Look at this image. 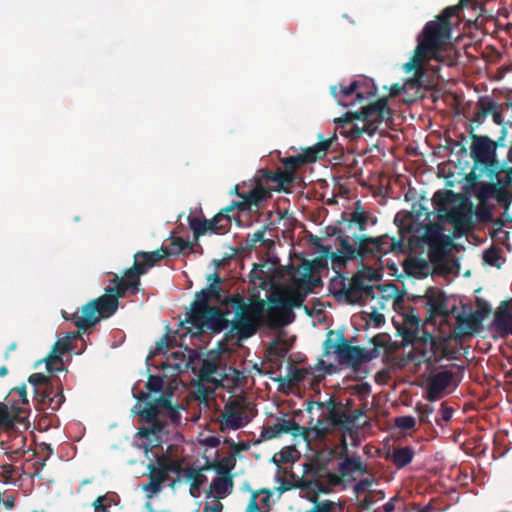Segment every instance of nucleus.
<instances>
[{"label": "nucleus", "instance_id": "obj_1", "mask_svg": "<svg viewBox=\"0 0 512 512\" xmlns=\"http://www.w3.org/2000/svg\"><path fill=\"white\" fill-rule=\"evenodd\" d=\"M165 255H167L165 250L135 253L133 265L121 275L109 272L108 275L112 278L105 288V293L83 305L80 311L72 314L70 320L79 331H87L101 319L110 318L119 307V299L127 295H136L140 290L141 276L161 261Z\"/></svg>", "mask_w": 512, "mask_h": 512}, {"label": "nucleus", "instance_id": "obj_2", "mask_svg": "<svg viewBox=\"0 0 512 512\" xmlns=\"http://www.w3.org/2000/svg\"><path fill=\"white\" fill-rule=\"evenodd\" d=\"M459 6L446 7L435 20L428 21L421 34L411 59L403 65L406 73H423L422 63L428 56L434 55L450 38L452 23L450 19L458 15Z\"/></svg>", "mask_w": 512, "mask_h": 512}, {"label": "nucleus", "instance_id": "obj_3", "mask_svg": "<svg viewBox=\"0 0 512 512\" xmlns=\"http://www.w3.org/2000/svg\"><path fill=\"white\" fill-rule=\"evenodd\" d=\"M312 272L311 263L305 262L301 276H293L291 285L274 290L269 295L270 310H280L281 325L290 324L295 317L292 309L301 307L307 295L312 293L315 287L322 285V280L313 277Z\"/></svg>", "mask_w": 512, "mask_h": 512}, {"label": "nucleus", "instance_id": "obj_4", "mask_svg": "<svg viewBox=\"0 0 512 512\" xmlns=\"http://www.w3.org/2000/svg\"><path fill=\"white\" fill-rule=\"evenodd\" d=\"M391 116L388 99L383 97L375 102L362 105L361 111L346 112L342 117L335 119V123L339 125L341 134L351 140H357L364 133L373 136L378 131L379 125L390 119Z\"/></svg>", "mask_w": 512, "mask_h": 512}, {"label": "nucleus", "instance_id": "obj_5", "mask_svg": "<svg viewBox=\"0 0 512 512\" xmlns=\"http://www.w3.org/2000/svg\"><path fill=\"white\" fill-rule=\"evenodd\" d=\"M456 325L446 335L435 336L423 331L421 341L426 349L431 353L429 359L435 361L441 358L449 357L452 351L449 348L452 339H462L465 336H471L476 333L482 322V316L478 312L466 314L464 311L455 316Z\"/></svg>", "mask_w": 512, "mask_h": 512}, {"label": "nucleus", "instance_id": "obj_6", "mask_svg": "<svg viewBox=\"0 0 512 512\" xmlns=\"http://www.w3.org/2000/svg\"><path fill=\"white\" fill-rule=\"evenodd\" d=\"M280 310H270L269 300L265 301L259 295H253L248 304L235 315L232 321V330L240 339H248L259 330L260 327L275 320V314Z\"/></svg>", "mask_w": 512, "mask_h": 512}, {"label": "nucleus", "instance_id": "obj_7", "mask_svg": "<svg viewBox=\"0 0 512 512\" xmlns=\"http://www.w3.org/2000/svg\"><path fill=\"white\" fill-rule=\"evenodd\" d=\"M323 346L325 356L333 352L338 356L340 363L347 364L354 369L379 356L377 349L366 351L360 346L351 345L340 331L330 330Z\"/></svg>", "mask_w": 512, "mask_h": 512}, {"label": "nucleus", "instance_id": "obj_8", "mask_svg": "<svg viewBox=\"0 0 512 512\" xmlns=\"http://www.w3.org/2000/svg\"><path fill=\"white\" fill-rule=\"evenodd\" d=\"M332 143V138L322 139L315 145L303 149L302 154L281 158L280 162L283 165V168H281V172L284 175V177H286L287 182L290 185H292L295 182V173L300 167L310 163H314L317 160L325 157Z\"/></svg>", "mask_w": 512, "mask_h": 512}, {"label": "nucleus", "instance_id": "obj_9", "mask_svg": "<svg viewBox=\"0 0 512 512\" xmlns=\"http://www.w3.org/2000/svg\"><path fill=\"white\" fill-rule=\"evenodd\" d=\"M331 286L335 289L337 288L334 294L343 296L349 304L359 302L364 294L368 297H373L374 293L373 286L366 283V276L360 271L355 273L351 279L339 275V278L331 280Z\"/></svg>", "mask_w": 512, "mask_h": 512}, {"label": "nucleus", "instance_id": "obj_10", "mask_svg": "<svg viewBox=\"0 0 512 512\" xmlns=\"http://www.w3.org/2000/svg\"><path fill=\"white\" fill-rule=\"evenodd\" d=\"M470 137L472 139L470 150L474 161V169L478 166L489 171L496 169V143L488 136L476 135L473 128L470 131Z\"/></svg>", "mask_w": 512, "mask_h": 512}, {"label": "nucleus", "instance_id": "obj_11", "mask_svg": "<svg viewBox=\"0 0 512 512\" xmlns=\"http://www.w3.org/2000/svg\"><path fill=\"white\" fill-rule=\"evenodd\" d=\"M356 421V416H350L343 407H336L335 409L328 411L325 419L317 421L314 431L317 436L324 437L332 431L336 426L346 427Z\"/></svg>", "mask_w": 512, "mask_h": 512}, {"label": "nucleus", "instance_id": "obj_12", "mask_svg": "<svg viewBox=\"0 0 512 512\" xmlns=\"http://www.w3.org/2000/svg\"><path fill=\"white\" fill-rule=\"evenodd\" d=\"M250 421L244 415V407L238 400H231L224 406V412L221 414L220 430H238Z\"/></svg>", "mask_w": 512, "mask_h": 512}, {"label": "nucleus", "instance_id": "obj_13", "mask_svg": "<svg viewBox=\"0 0 512 512\" xmlns=\"http://www.w3.org/2000/svg\"><path fill=\"white\" fill-rule=\"evenodd\" d=\"M423 299L425 300V306L428 307L427 322L432 321L437 316L443 317L445 321L450 317V311L447 309V298L441 290L433 287L428 288ZM455 310L456 308H453L451 313Z\"/></svg>", "mask_w": 512, "mask_h": 512}, {"label": "nucleus", "instance_id": "obj_14", "mask_svg": "<svg viewBox=\"0 0 512 512\" xmlns=\"http://www.w3.org/2000/svg\"><path fill=\"white\" fill-rule=\"evenodd\" d=\"M211 309L212 306H209L207 302L195 297V300L191 303L188 317L184 321V323L187 324L186 329L188 332L194 335L204 333L205 322L207 321Z\"/></svg>", "mask_w": 512, "mask_h": 512}, {"label": "nucleus", "instance_id": "obj_15", "mask_svg": "<svg viewBox=\"0 0 512 512\" xmlns=\"http://www.w3.org/2000/svg\"><path fill=\"white\" fill-rule=\"evenodd\" d=\"M60 379L58 377L52 378L44 385L42 389L35 393V399L39 404L47 405L53 411L58 410L63 404L65 398L63 389L59 385Z\"/></svg>", "mask_w": 512, "mask_h": 512}, {"label": "nucleus", "instance_id": "obj_16", "mask_svg": "<svg viewBox=\"0 0 512 512\" xmlns=\"http://www.w3.org/2000/svg\"><path fill=\"white\" fill-rule=\"evenodd\" d=\"M253 181L261 184V186H265V188L269 189V193L271 191L289 192V187L291 186L282 174L281 167H277L275 171L261 168L256 172Z\"/></svg>", "mask_w": 512, "mask_h": 512}, {"label": "nucleus", "instance_id": "obj_17", "mask_svg": "<svg viewBox=\"0 0 512 512\" xmlns=\"http://www.w3.org/2000/svg\"><path fill=\"white\" fill-rule=\"evenodd\" d=\"M339 249L331 254V260L339 265L359 258V245L355 244L353 235L344 234L340 229L337 233Z\"/></svg>", "mask_w": 512, "mask_h": 512}, {"label": "nucleus", "instance_id": "obj_18", "mask_svg": "<svg viewBox=\"0 0 512 512\" xmlns=\"http://www.w3.org/2000/svg\"><path fill=\"white\" fill-rule=\"evenodd\" d=\"M452 377V372L447 370L430 376L424 398L430 402H435L443 398L452 381Z\"/></svg>", "mask_w": 512, "mask_h": 512}, {"label": "nucleus", "instance_id": "obj_19", "mask_svg": "<svg viewBox=\"0 0 512 512\" xmlns=\"http://www.w3.org/2000/svg\"><path fill=\"white\" fill-rule=\"evenodd\" d=\"M339 447L335 448L332 453L339 456L338 452ZM340 456H345L344 460L339 464L338 471L343 477H347L352 475L354 472H359L364 474L366 472V468L363 466L361 458L359 456L349 457L348 454V444L344 436L341 437V445H340Z\"/></svg>", "mask_w": 512, "mask_h": 512}, {"label": "nucleus", "instance_id": "obj_20", "mask_svg": "<svg viewBox=\"0 0 512 512\" xmlns=\"http://www.w3.org/2000/svg\"><path fill=\"white\" fill-rule=\"evenodd\" d=\"M250 190L245 191L244 195H240L241 204L245 211H251L252 208H259L263 203L271 198L269 189L265 186H261L259 183H255L251 180Z\"/></svg>", "mask_w": 512, "mask_h": 512}, {"label": "nucleus", "instance_id": "obj_21", "mask_svg": "<svg viewBox=\"0 0 512 512\" xmlns=\"http://www.w3.org/2000/svg\"><path fill=\"white\" fill-rule=\"evenodd\" d=\"M172 392H166L153 401L146 402V406L136 412L141 421H153L159 414L164 413L172 405Z\"/></svg>", "mask_w": 512, "mask_h": 512}, {"label": "nucleus", "instance_id": "obj_22", "mask_svg": "<svg viewBox=\"0 0 512 512\" xmlns=\"http://www.w3.org/2000/svg\"><path fill=\"white\" fill-rule=\"evenodd\" d=\"M361 85H363V82L354 81L347 86L342 84L332 85L330 93L339 105L343 107L353 106L357 103V89Z\"/></svg>", "mask_w": 512, "mask_h": 512}, {"label": "nucleus", "instance_id": "obj_23", "mask_svg": "<svg viewBox=\"0 0 512 512\" xmlns=\"http://www.w3.org/2000/svg\"><path fill=\"white\" fill-rule=\"evenodd\" d=\"M222 462H225V465H219L217 472L219 474H223V476L214 478L210 485L211 491L219 497H225L233 486V480L229 474L233 465H228V459H223Z\"/></svg>", "mask_w": 512, "mask_h": 512}, {"label": "nucleus", "instance_id": "obj_24", "mask_svg": "<svg viewBox=\"0 0 512 512\" xmlns=\"http://www.w3.org/2000/svg\"><path fill=\"white\" fill-rule=\"evenodd\" d=\"M492 325L502 337L512 334V311L508 302H501L494 314Z\"/></svg>", "mask_w": 512, "mask_h": 512}, {"label": "nucleus", "instance_id": "obj_25", "mask_svg": "<svg viewBox=\"0 0 512 512\" xmlns=\"http://www.w3.org/2000/svg\"><path fill=\"white\" fill-rule=\"evenodd\" d=\"M206 279H207V281L210 282V284L206 288L197 292L195 297L202 301H205L207 303L209 300H215L219 303H222L223 298H224L221 295V292H222L221 284L223 281L222 278L220 277L219 274L213 273V274H209Z\"/></svg>", "mask_w": 512, "mask_h": 512}, {"label": "nucleus", "instance_id": "obj_26", "mask_svg": "<svg viewBox=\"0 0 512 512\" xmlns=\"http://www.w3.org/2000/svg\"><path fill=\"white\" fill-rule=\"evenodd\" d=\"M355 244L359 245V258H366L369 256H376L380 254L381 239L376 237H369L367 235L353 234Z\"/></svg>", "mask_w": 512, "mask_h": 512}, {"label": "nucleus", "instance_id": "obj_27", "mask_svg": "<svg viewBox=\"0 0 512 512\" xmlns=\"http://www.w3.org/2000/svg\"><path fill=\"white\" fill-rule=\"evenodd\" d=\"M448 245H450V240L443 235L431 240L428 248V258L432 264L439 265L444 262L448 253Z\"/></svg>", "mask_w": 512, "mask_h": 512}, {"label": "nucleus", "instance_id": "obj_28", "mask_svg": "<svg viewBox=\"0 0 512 512\" xmlns=\"http://www.w3.org/2000/svg\"><path fill=\"white\" fill-rule=\"evenodd\" d=\"M143 423L150 424L151 426L143 427L139 431V435L146 438L154 446H158L162 441V433L165 431L166 423L155 417L153 421H142Z\"/></svg>", "mask_w": 512, "mask_h": 512}, {"label": "nucleus", "instance_id": "obj_29", "mask_svg": "<svg viewBox=\"0 0 512 512\" xmlns=\"http://www.w3.org/2000/svg\"><path fill=\"white\" fill-rule=\"evenodd\" d=\"M501 106L494 102L489 97H480L476 103V112L473 116V122L478 125L482 124L483 120L488 116L492 115L493 112L498 110Z\"/></svg>", "mask_w": 512, "mask_h": 512}, {"label": "nucleus", "instance_id": "obj_30", "mask_svg": "<svg viewBox=\"0 0 512 512\" xmlns=\"http://www.w3.org/2000/svg\"><path fill=\"white\" fill-rule=\"evenodd\" d=\"M183 477L186 481L190 482V494L193 497H198L200 488L207 481V477L201 470L188 467L183 471Z\"/></svg>", "mask_w": 512, "mask_h": 512}, {"label": "nucleus", "instance_id": "obj_31", "mask_svg": "<svg viewBox=\"0 0 512 512\" xmlns=\"http://www.w3.org/2000/svg\"><path fill=\"white\" fill-rule=\"evenodd\" d=\"M229 321L218 307H212L208 314L207 321L205 322V332L211 330L212 332H221L228 327Z\"/></svg>", "mask_w": 512, "mask_h": 512}, {"label": "nucleus", "instance_id": "obj_32", "mask_svg": "<svg viewBox=\"0 0 512 512\" xmlns=\"http://www.w3.org/2000/svg\"><path fill=\"white\" fill-rule=\"evenodd\" d=\"M421 319L419 316L408 313L403 319V337L406 340L414 341L419 337Z\"/></svg>", "mask_w": 512, "mask_h": 512}, {"label": "nucleus", "instance_id": "obj_33", "mask_svg": "<svg viewBox=\"0 0 512 512\" xmlns=\"http://www.w3.org/2000/svg\"><path fill=\"white\" fill-rule=\"evenodd\" d=\"M188 223L196 239L205 235L207 232L216 234V227L212 219H200L188 216Z\"/></svg>", "mask_w": 512, "mask_h": 512}, {"label": "nucleus", "instance_id": "obj_34", "mask_svg": "<svg viewBox=\"0 0 512 512\" xmlns=\"http://www.w3.org/2000/svg\"><path fill=\"white\" fill-rule=\"evenodd\" d=\"M289 349L290 347L287 345L285 341H273L267 349V352L269 354V362L277 365V367L280 368L281 362L289 352Z\"/></svg>", "mask_w": 512, "mask_h": 512}, {"label": "nucleus", "instance_id": "obj_35", "mask_svg": "<svg viewBox=\"0 0 512 512\" xmlns=\"http://www.w3.org/2000/svg\"><path fill=\"white\" fill-rule=\"evenodd\" d=\"M275 428L278 429L279 434H291L294 437L303 435L305 439H308L309 430L300 426L293 419H282L281 422L275 423Z\"/></svg>", "mask_w": 512, "mask_h": 512}, {"label": "nucleus", "instance_id": "obj_36", "mask_svg": "<svg viewBox=\"0 0 512 512\" xmlns=\"http://www.w3.org/2000/svg\"><path fill=\"white\" fill-rule=\"evenodd\" d=\"M376 239H381V250L380 254H387L390 252L393 253H402L404 252V238L401 236L399 239L391 238L387 234L376 237Z\"/></svg>", "mask_w": 512, "mask_h": 512}, {"label": "nucleus", "instance_id": "obj_37", "mask_svg": "<svg viewBox=\"0 0 512 512\" xmlns=\"http://www.w3.org/2000/svg\"><path fill=\"white\" fill-rule=\"evenodd\" d=\"M354 82H363L360 88L357 89V103L363 104V101L369 97H374L378 91L377 86L374 84L372 79L362 77L354 80Z\"/></svg>", "mask_w": 512, "mask_h": 512}, {"label": "nucleus", "instance_id": "obj_38", "mask_svg": "<svg viewBox=\"0 0 512 512\" xmlns=\"http://www.w3.org/2000/svg\"><path fill=\"white\" fill-rule=\"evenodd\" d=\"M413 458L414 450L409 446L395 449L392 454V461L397 468H403L409 465Z\"/></svg>", "mask_w": 512, "mask_h": 512}, {"label": "nucleus", "instance_id": "obj_39", "mask_svg": "<svg viewBox=\"0 0 512 512\" xmlns=\"http://www.w3.org/2000/svg\"><path fill=\"white\" fill-rule=\"evenodd\" d=\"M192 244L188 241H185L181 237H172L170 243V249L168 247L162 246L158 250H165L167 255H165L162 259L170 256V255H179L185 249H192Z\"/></svg>", "mask_w": 512, "mask_h": 512}, {"label": "nucleus", "instance_id": "obj_40", "mask_svg": "<svg viewBox=\"0 0 512 512\" xmlns=\"http://www.w3.org/2000/svg\"><path fill=\"white\" fill-rule=\"evenodd\" d=\"M82 331L72 332L67 334L65 338L58 339L55 344L53 345L52 349L58 353V355H64L65 353L69 352L71 348V341L74 339H78L81 337Z\"/></svg>", "mask_w": 512, "mask_h": 512}, {"label": "nucleus", "instance_id": "obj_41", "mask_svg": "<svg viewBox=\"0 0 512 512\" xmlns=\"http://www.w3.org/2000/svg\"><path fill=\"white\" fill-rule=\"evenodd\" d=\"M450 222L454 225L456 229H469L472 225L471 218L469 215L463 211H456L450 214L449 216Z\"/></svg>", "mask_w": 512, "mask_h": 512}, {"label": "nucleus", "instance_id": "obj_42", "mask_svg": "<svg viewBox=\"0 0 512 512\" xmlns=\"http://www.w3.org/2000/svg\"><path fill=\"white\" fill-rule=\"evenodd\" d=\"M296 452V449L292 446L284 447L273 456L272 461L277 465L295 462L297 460V457L295 456Z\"/></svg>", "mask_w": 512, "mask_h": 512}, {"label": "nucleus", "instance_id": "obj_43", "mask_svg": "<svg viewBox=\"0 0 512 512\" xmlns=\"http://www.w3.org/2000/svg\"><path fill=\"white\" fill-rule=\"evenodd\" d=\"M355 224L357 225L360 232L366 230L368 224V216L359 208H356L351 214L348 221V228Z\"/></svg>", "mask_w": 512, "mask_h": 512}, {"label": "nucleus", "instance_id": "obj_44", "mask_svg": "<svg viewBox=\"0 0 512 512\" xmlns=\"http://www.w3.org/2000/svg\"><path fill=\"white\" fill-rule=\"evenodd\" d=\"M212 222L216 227V234H225L231 228V217L224 213H217L212 218Z\"/></svg>", "mask_w": 512, "mask_h": 512}, {"label": "nucleus", "instance_id": "obj_45", "mask_svg": "<svg viewBox=\"0 0 512 512\" xmlns=\"http://www.w3.org/2000/svg\"><path fill=\"white\" fill-rule=\"evenodd\" d=\"M309 500L314 502L315 505L312 509L307 510L306 512H334L336 506L334 501H319L316 495L311 496Z\"/></svg>", "mask_w": 512, "mask_h": 512}, {"label": "nucleus", "instance_id": "obj_46", "mask_svg": "<svg viewBox=\"0 0 512 512\" xmlns=\"http://www.w3.org/2000/svg\"><path fill=\"white\" fill-rule=\"evenodd\" d=\"M149 479L157 482L162 486L168 478V469L164 467H156L154 464H149Z\"/></svg>", "mask_w": 512, "mask_h": 512}, {"label": "nucleus", "instance_id": "obj_47", "mask_svg": "<svg viewBox=\"0 0 512 512\" xmlns=\"http://www.w3.org/2000/svg\"><path fill=\"white\" fill-rule=\"evenodd\" d=\"M221 304L232 305V307L235 309V315H237L240 310H242L248 304V302H246L245 298L240 294H234L224 297Z\"/></svg>", "mask_w": 512, "mask_h": 512}, {"label": "nucleus", "instance_id": "obj_48", "mask_svg": "<svg viewBox=\"0 0 512 512\" xmlns=\"http://www.w3.org/2000/svg\"><path fill=\"white\" fill-rule=\"evenodd\" d=\"M50 379V376H46L43 373H33L29 376L28 382L33 386L35 394L38 393L44 385H47Z\"/></svg>", "mask_w": 512, "mask_h": 512}, {"label": "nucleus", "instance_id": "obj_49", "mask_svg": "<svg viewBox=\"0 0 512 512\" xmlns=\"http://www.w3.org/2000/svg\"><path fill=\"white\" fill-rule=\"evenodd\" d=\"M419 414V422L422 425H428L432 427V423L429 419L430 415L434 412V407L430 404L417 406L416 408Z\"/></svg>", "mask_w": 512, "mask_h": 512}, {"label": "nucleus", "instance_id": "obj_50", "mask_svg": "<svg viewBox=\"0 0 512 512\" xmlns=\"http://www.w3.org/2000/svg\"><path fill=\"white\" fill-rule=\"evenodd\" d=\"M394 424L399 429L407 431V430H412L415 428L416 420L414 417L408 416V415L399 416V417L395 418Z\"/></svg>", "mask_w": 512, "mask_h": 512}, {"label": "nucleus", "instance_id": "obj_51", "mask_svg": "<svg viewBox=\"0 0 512 512\" xmlns=\"http://www.w3.org/2000/svg\"><path fill=\"white\" fill-rule=\"evenodd\" d=\"M308 371L304 368L291 367L288 374V381L291 385H296L303 381L307 376Z\"/></svg>", "mask_w": 512, "mask_h": 512}, {"label": "nucleus", "instance_id": "obj_52", "mask_svg": "<svg viewBox=\"0 0 512 512\" xmlns=\"http://www.w3.org/2000/svg\"><path fill=\"white\" fill-rule=\"evenodd\" d=\"M164 386V379L159 375H150L146 382L148 392H160Z\"/></svg>", "mask_w": 512, "mask_h": 512}, {"label": "nucleus", "instance_id": "obj_53", "mask_svg": "<svg viewBox=\"0 0 512 512\" xmlns=\"http://www.w3.org/2000/svg\"><path fill=\"white\" fill-rule=\"evenodd\" d=\"M439 413L440 416L435 419V422L438 426L443 427V423H447L452 419L454 409L442 403Z\"/></svg>", "mask_w": 512, "mask_h": 512}, {"label": "nucleus", "instance_id": "obj_54", "mask_svg": "<svg viewBox=\"0 0 512 512\" xmlns=\"http://www.w3.org/2000/svg\"><path fill=\"white\" fill-rule=\"evenodd\" d=\"M61 355H58V353H56L53 349L51 350V352L47 355V357L45 358V363H46V368L49 372H53V371H62V367H58V368H55L53 365L55 363H61L62 364V359H61Z\"/></svg>", "mask_w": 512, "mask_h": 512}, {"label": "nucleus", "instance_id": "obj_55", "mask_svg": "<svg viewBox=\"0 0 512 512\" xmlns=\"http://www.w3.org/2000/svg\"><path fill=\"white\" fill-rule=\"evenodd\" d=\"M407 85L417 86V85H419V79L418 78L411 79L405 85H400L398 83L391 85L390 95L393 97L400 95L406 89Z\"/></svg>", "mask_w": 512, "mask_h": 512}, {"label": "nucleus", "instance_id": "obj_56", "mask_svg": "<svg viewBox=\"0 0 512 512\" xmlns=\"http://www.w3.org/2000/svg\"><path fill=\"white\" fill-rule=\"evenodd\" d=\"M13 424V417L8 411L5 404L0 403V428L2 426H10Z\"/></svg>", "mask_w": 512, "mask_h": 512}, {"label": "nucleus", "instance_id": "obj_57", "mask_svg": "<svg viewBox=\"0 0 512 512\" xmlns=\"http://www.w3.org/2000/svg\"><path fill=\"white\" fill-rule=\"evenodd\" d=\"M278 436H280V434L278 432V429L275 428V424L273 426L263 427L260 434V440H258L257 442L259 443L262 440H270Z\"/></svg>", "mask_w": 512, "mask_h": 512}, {"label": "nucleus", "instance_id": "obj_58", "mask_svg": "<svg viewBox=\"0 0 512 512\" xmlns=\"http://www.w3.org/2000/svg\"><path fill=\"white\" fill-rule=\"evenodd\" d=\"M173 346L172 339L167 335H163V337L156 343V352H166L170 347Z\"/></svg>", "mask_w": 512, "mask_h": 512}, {"label": "nucleus", "instance_id": "obj_59", "mask_svg": "<svg viewBox=\"0 0 512 512\" xmlns=\"http://www.w3.org/2000/svg\"><path fill=\"white\" fill-rule=\"evenodd\" d=\"M164 415L174 424H178L180 422L181 414L179 408L173 404L164 412Z\"/></svg>", "mask_w": 512, "mask_h": 512}, {"label": "nucleus", "instance_id": "obj_60", "mask_svg": "<svg viewBox=\"0 0 512 512\" xmlns=\"http://www.w3.org/2000/svg\"><path fill=\"white\" fill-rule=\"evenodd\" d=\"M106 501H107L106 495L98 496L92 503V506L94 507L95 512H109L107 510L108 505L106 504Z\"/></svg>", "mask_w": 512, "mask_h": 512}, {"label": "nucleus", "instance_id": "obj_61", "mask_svg": "<svg viewBox=\"0 0 512 512\" xmlns=\"http://www.w3.org/2000/svg\"><path fill=\"white\" fill-rule=\"evenodd\" d=\"M264 234L265 229H260L253 233L252 235H248V245L251 247H255L256 243L258 242H264Z\"/></svg>", "mask_w": 512, "mask_h": 512}, {"label": "nucleus", "instance_id": "obj_62", "mask_svg": "<svg viewBox=\"0 0 512 512\" xmlns=\"http://www.w3.org/2000/svg\"><path fill=\"white\" fill-rule=\"evenodd\" d=\"M370 342L374 345L373 349H377V352L380 354L379 348H383V347L386 346L385 335L384 334H378V335L374 336L370 340Z\"/></svg>", "mask_w": 512, "mask_h": 512}, {"label": "nucleus", "instance_id": "obj_63", "mask_svg": "<svg viewBox=\"0 0 512 512\" xmlns=\"http://www.w3.org/2000/svg\"><path fill=\"white\" fill-rule=\"evenodd\" d=\"M235 209H238L240 212H245L244 208L242 207L241 201H232L230 205L221 209L218 213H224L228 215V213L234 211Z\"/></svg>", "mask_w": 512, "mask_h": 512}, {"label": "nucleus", "instance_id": "obj_64", "mask_svg": "<svg viewBox=\"0 0 512 512\" xmlns=\"http://www.w3.org/2000/svg\"><path fill=\"white\" fill-rule=\"evenodd\" d=\"M256 498H257V495L253 494L252 497L250 498V501L246 508V512H261L262 511L259 509Z\"/></svg>", "mask_w": 512, "mask_h": 512}]
</instances>
